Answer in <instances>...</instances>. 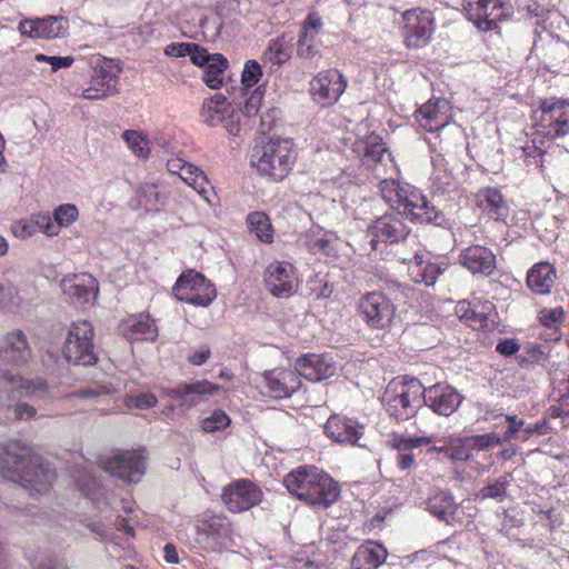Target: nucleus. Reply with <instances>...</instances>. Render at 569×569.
I'll list each match as a JSON object with an SVG mask.
<instances>
[{"instance_id":"obj_45","label":"nucleus","mask_w":569,"mask_h":569,"mask_svg":"<svg viewBox=\"0 0 569 569\" xmlns=\"http://www.w3.org/2000/svg\"><path fill=\"white\" fill-rule=\"evenodd\" d=\"M441 453L453 461H467L470 458V449L467 437H450Z\"/></svg>"},{"instance_id":"obj_55","label":"nucleus","mask_w":569,"mask_h":569,"mask_svg":"<svg viewBox=\"0 0 569 569\" xmlns=\"http://www.w3.org/2000/svg\"><path fill=\"white\" fill-rule=\"evenodd\" d=\"M124 406L129 409H149L153 408L158 399L153 393L146 392L139 395H129L124 398Z\"/></svg>"},{"instance_id":"obj_21","label":"nucleus","mask_w":569,"mask_h":569,"mask_svg":"<svg viewBox=\"0 0 569 569\" xmlns=\"http://www.w3.org/2000/svg\"><path fill=\"white\" fill-rule=\"evenodd\" d=\"M433 441L432 436H411L393 432L390 436L389 447L398 451L396 457V466L399 470H408L416 463V456L410 452L425 446H429Z\"/></svg>"},{"instance_id":"obj_59","label":"nucleus","mask_w":569,"mask_h":569,"mask_svg":"<svg viewBox=\"0 0 569 569\" xmlns=\"http://www.w3.org/2000/svg\"><path fill=\"white\" fill-rule=\"evenodd\" d=\"M226 131L232 136L238 137L241 131V124H240V116L238 111H236L232 107L228 109V112L223 116V119L220 123Z\"/></svg>"},{"instance_id":"obj_61","label":"nucleus","mask_w":569,"mask_h":569,"mask_svg":"<svg viewBox=\"0 0 569 569\" xmlns=\"http://www.w3.org/2000/svg\"><path fill=\"white\" fill-rule=\"evenodd\" d=\"M320 27V18L315 13H309L307 19L305 20L300 37H310V40H313L319 33Z\"/></svg>"},{"instance_id":"obj_46","label":"nucleus","mask_w":569,"mask_h":569,"mask_svg":"<svg viewBox=\"0 0 569 569\" xmlns=\"http://www.w3.org/2000/svg\"><path fill=\"white\" fill-rule=\"evenodd\" d=\"M204 47L196 42H171L166 46L163 52L170 58H186L189 57L193 64V57L201 54Z\"/></svg>"},{"instance_id":"obj_18","label":"nucleus","mask_w":569,"mask_h":569,"mask_svg":"<svg viewBox=\"0 0 569 569\" xmlns=\"http://www.w3.org/2000/svg\"><path fill=\"white\" fill-rule=\"evenodd\" d=\"M295 267L287 261H273L263 271L266 290L277 298H289L297 286Z\"/></svg>"},{"instance_id":"obj_10","label":"nucleus","mask_w":569,"mask_h":569,"mask_svg":"<svg viewBox=\"0 0 569 569\" xmlns=\"http://www.w3.org/2000/svg\"><path fill=\"white\" fill-rule=\"evenodd\" d=\"M467 18L481 31H492L513 14L510 0H463Z\"/></svg>"},{"instance_id":"obj_37","label":"nucleus","mask_w":569,"mask_h":569,"mask_svg":"<svg viewBox=\"0 0 569 569\" xmlns=\"http://www.w3.org/2000/svg\"><path fill=\"white\" fill-rule=\"evenodd\" d=\"M230 107L226 96L216 93L203 100L200 109L201 121L210 128H216L220 126L223 116Z\"/></svg>"},{"instance_id":"obj_38","label":"nucleus","mask_w":569,"mask_h":569,"mask_svg":"<svg viewBox=\"0 0 569 569\" xmlns=\"http://www.w3.org/2000/svg\"><path fill=\"white\" fill-rule=\"evenodd\" d=\"M470 315L471 319L469 320L468 326L476 330L489 331L496 326V309L493 303L488 300L475 301L473 309Z\"/></svg>"},{"instance_id":"obj_15","label":"nucleus","mask_w":569,"mask_h":569,"mask_svg":"<svg viewBox=\"0 0 569 569\" xmlns=\"http://www.w3.org/2000/svg\"><path fill=\"white\" fill-rule=\"evenodd\" d=\"M357 310L365 323L371 329L388 327L396 313L392 301L381 291H371L361 296Z\"/></svg>"},{"instance_id":"obj_39","label":"nucleus","mask_w":569,"mask_h":569,"mask_svg":"<svg viewBox=\"0 0 569 569\" xmlns=\"http://www.w3.org/2000/svg\"><path fill=\"white\" fill-rule=\"evenodd\" d=\"M7 380L17 386V389L30 399H47L50 390L47 381L42 378L27 379L19 376L6 375Z\"/></svg>"},{"instance_id":"obj_28","label":"nucleus","mask_w":569,"mask_h":569,"mask_svg":"<svg viewBox=\"0 0 569 569\" xmlns=\"http://www.w3.org/2000/svg\"><path fill=\"white\" fill-rule=\"evenodd\" d=\"M118 329L129 341L154 340L158 336L157 326L147 312L129 315L120 321Z\"/></svg>"},{"instance_id":"obj_7","label":"nucleus","mask_w":569,"mask_h":569,"mask_svg":"<svg viewBox=\"0 0 569 569\" xmlns=\"http://www.w3.org/2000/svg\"><path fill=\"white\" fill-rule=\"evenodd\" d=\"M537 133L548 140L569 136V98L549 97L540 100L536 111Z\"/></svg>"},{"instance_id":"obj_58","label":"nucleus","mask_w":569,"mask_h":569,"mask_svg":"<svg viewBox=\"0 0 569 569\" xmlns=\"http://www.w3.org/2000/svg\"><path fill=\"white\" fill-rule=\"evenodd\" d=\"M79 490L89 499L94 500L100 492V486L96 478L87 473L76 480Z\"/></svg>"},{"instance_id":"obj_64","label":"nucleus","mask_w":569,"mask_h":569,"mask_svg":"<svg viewBox=\"0 0 569 569\" xmlns=\"http://www.w3.org/2000/svg\"><path fill=\"white\" fill-rule=\"evenodd\" d=\"M33 569H64L56 558L41 556L31 561Z\"/></svg>"},{"instance_id":"obj_62","label":"nucleus","mask_w":569,"mask_h":569,"mask_svg":"<svg viewBox=\"0 0 569 569\" xmlns=\"http://www.w3.org/2000/svg\"><path fill=\"white\" fill-rule=\"evenodd\" d=\"M519 349L520 345L516 338L500 339L496 345V351L503 357L513 356Z\"/></svg>"},{"instance_id":"obj_23","label":"nucleus","mask_w":569,"mask_h":569,"mask_svg":"<svg viewBox=\"0 0 569 569\" xmlns=\"http://www.w3.org/2000/svg\"><path fill=\"white\" fill-rule=\"evenodd\" d=\"M263 378L268 393L274 399L289 398L302 386L296 369L274 368L266 371Z\"/></svg>"},{"instance_id":"obj_12","label":"nucleus","mask_w":569,"mask_h":569,"mask_svg":"<svg viewBox=\"0 0 569 569\" xmlns=\"http://www.w3.org/2000/svg\"><path fill=\"white\" fill-rule=\"evenodd\" d=\"M410 228L399 213L387 212L375 219L368 227L367 234L370 238V247L373 251L381 246L399 243L407 239Z\"/></svg>"},{"instance_id":"obj_22","label":"nucleus","mask_w":569,"mask_h":569,"mask_svg":"<svg viewBox=\"0 0 569 569\" xmlns=\"http://www.w3.org/2000/svg\"><path fill=\"white\" fill-rule=\"evenodd\" d=\"M365 427L357 419L331 415L325 425V435L331 440L355 446L363 436Z\"/></svg>"},{"instance_id":"obj_54","label":"nucleus","mask_w":569,"mask_h":569,"mask_svg":"<svg viewBox=\"0 0 569 569\" xmlns=\"http://www.w3.org/2000/svg\"><path fill=\"white\" fill-rule=\"evenodd\" d=\"M540 323L549 329L559 327L565 320V311L562 307H556L552 309L543 308L538 313Z\"/></svg>"},{"instance_id":"obj_29","label":"nucleus","mask_w":569,"mask_h":569,"mask_svg":"<svg viewBox=\"0 0 569 569\" xmlns=\"http://www.w3.org/2000/svg\"><path fill=\"white\" fill-rule=\"evenodd\" d=\"M62 288L72 302L79 305L88 303L99 291L97 279L88 272L64 278L62 280Z\"/></svg>"},{"instance_id":"obj_60","label":"nucleus","mask_w":569,"mask_h":569,"mask_svg":"<svg viewBox=\"0 0 569 569\" xmlns=\"http://www.w3.org/2000/svg\"><path fill=\"white\" fill-rule=\"evenodd\" d=\"M298 53L302 58L312 59L319 56V47L310 37H299L298 40Z\"/></svg>"},{"instance_id":"obj_24","label":"nucleus","mask_w":569,"mask_h":569,"mask_svg":"<svg viewBox=\"0 0 569 569\" xmlns=\"http://www.w3.org/2000/svg\"><path fill=\"white\" fill-rule=\"evenodd\" d=\"M193 64L202 69L201 79L212 90L222 87L229 60L222 53H210L204 48L201 54L193 57Z\"/></svg>"},{"instance_id":"obj_53","label":"nucleus","mask_w":569,"mask_h":569,"mask_svg":"<svg viewBox=\"0 0 569 569\" xmlns=\"http://www.w3.org/2000/svg\"><path fill=\"white\" fill-rule=\"evenodd\" d=\"M469 449L487 450L501 443L500 437L495 432L467 437Z\"/></svg>"},{"instance_id":"obj_17","label":"nucleus","mask_w":569,"mask_h":569,"mask_svg":"<svg viewBox=\"0 0 569 569\" xmlns=\"http://www.w3.org/2000/svg\"><path fill=\"white\" fill-rule=\"evenodd\" d=\"M103 469L127 482H138L146 471L142 450H119L103 461Z\"/></svg>"},{"instance_id":"obj_52","label":"nucleus","mask_w":569,"mask_h":569,"mask_svg":"<svg viewBox=\"0 0 569 569\" xmlns=\"http://www.w3.org/2000/svg\"><path fill=\"white\" fill-rule=\"evenodd\" d=\"M230 422L229 416L223 410L217 409L209 417L202 419L200 426L204 432L211 433L223 430Z\"/></svg>"},{"instance_id":"obj_33","label":"nucleus","mask_w":569,"mask_h":569,"mask_svg":"<svg viewBox=\"0 0 569 569\" xmlns=\"http://www.w3.org/2000/svg\"><path fill=\"white\" fill-rule=\"evenodd\" d=\"M31 357L27 337L21 330L6 335L0 345V359L12 363H24Z\"/></svg>"},{"instance_id":"obj_40","label":"nucleus","mask_w":569,"mask_h":569,"mask_svg":"<svg viewBox=\"0 0 569 569\" xmlns=\"http://www.w3.org/2000/svg\"><path fill=\"white\" fill-rule=\"evenodd\" d=\"M179 177L191 186L207 202H210V182L204 172L192 163L182 164Z\"/></svg>"},{"instance_id":"obj_5","label":"nucleus","mask_w":569,"mask_h":569,"mask_svg":"<svg viewBox=\"0 0 569 569\" xmlns=\"http://www.w3.org/2000/svg\"><path fill=\"white\" fill-rule=\"evenodd\" d=\"M437 30V21L432 10L415 7L400 14L399 33L402 44L408 50H419L429 46Z\"/></svg>"},{"instance_id":"obj_44","label":"nucleus","mask_w":569,"mask_h":569,"mask_svg":"<svg viewBox=\"0 0 569 569\" xmlns=\"http://www.w3.org/2000/svg\"><path fill=\"white\" fill-rule=\"evenodd\" d=\"M291 47L286 41L284 37H278L270 41L267 50L263 53V59L273 64H282L290 59Z\"/></svg>"},{"instance_id":"obj_36","label":"nucleus","mask_w":569,"mask_h":569,"mask_svg":"<svg viewBox=\"0 0 569 569\" xmlns=\"http://www.w3.org/2000/svg\"><path fill=\"white\" fill-rule=\"evenodd\" d=\"M427 510L446 525H452L456 520V511L458 509L453 496L443 490L435 491L426 500Z\"/></svg>"},{"instance_id":"obj_30","label":"nucleus","mask_w":569,"mask_h":569,"mask_svg":"<svg viewBox=\"0 0 569 569\" xmlns=\"http://www.w3.org/2000/svg\"><path fill=\"white\" fill-rule=\"evenodd\" d=\"M446 268L447 263L445 262H435L422 254L416 253L408 262V276L412 282L430 287L436 283Z\"/></svg>"},{"instance_id":"obj_57","label":"nucleus","mask_w":569,"mask_h":569,"mask_svg":"<svg viewBox=\"0 0 569 569\" xmlns=\"http://www.w3.org/2000/svg\"><path fill=\"white\" fill-rule=\"evenodd\" d=\"M399 183L400 181L396 179H382L378 184V189L382 199L390 207L395 203H399V199L396 197V191Z\"/></svg>"},{"instance_id":"obj_14","label":"nucleus","mask_w":569,"mask_h":569,"mask_svg":"<svg viewBox=\"0 0 569 569\" xmlns=\"http://www.w3.org/2000/svg\"><path fill=\"white\" fill-rule=\"evenodd\" d=\"M309 86L311 99L321 108H329L338 102L348 82L338 69L331 68L316 74Z\"/></svg>"},{"instance_id":"obj_35","label":"nucleus","mask_w":569,"mask_h":569,"mask_svg":"<svg viewBox=\"0 0 569 569\" xmlns=\"http://www.w3.org/2000/svg\"><path fill=\"white\" fill-rule=\"evenodd\" d=\"M557 278L556 267L548 261L535 263L527 273V286L536 295H549Z\"/></svg>"},{"instance_id":"obj_42","label":"nucleus","mask_w":569,"mask_h":569,"mask_svg":"<svg viewBox=\"0 0 569 569\" xmlns=\"http://www.w3.org/2000/svg\"><path fill=\"white\" fill-rule=\"evenodd\" d=\"M219 390V387L207 381H194L191 383H181L176 388L169 389L167 395L174 399H186L191 395H211Z\"/></svg>"},{"instance_id":"obj_25","label":"nucleus","mask_w":569,"mask_h":569,"mask_svg":"<svg viewBox=\"0 0 569 569\" xmlns=\"http://www.w3.org/2000/svg\"><path fill=\"white\" fill-rule=\"evenodd\" d=\"M459 261L472 274L490 277L497 269L496 254L491 249L480 244L465 248L459 256Z\"/></svg>"},{"instance_id":"obj_19","label":"nucleus","mask_w":569,"mask_h":569,"mask_svg":"<svg viewBox=\"0 0 569 569\" xmlns=\"http://www.w3.org/2000/svg\"><path fill=\"white\" fill-rule=\"evenodd\" d=\"M18 30L22 37L36 40L63 38L69 31V20L62 16L24 19L20 21Z\"/></svg>"},{"instance_id":"obj_20","label":"nucleus","mask_w":569,"mask_h":569,"mask_svg":"<svg viewBox=\"0 0 569 569\" xmlns=\"http://www.w3.org/2000/svg\"><path fill=\"white\" fill-rule=\"evenodd\" d=\"M419 126L428 132H439L453 120L451 107L446 99L439 98L423 103L416 112Z\"/></svg>"},{"instance_id":"obj_3","label":"nucleus","mask_w":569,"mask_h":569,"mask_svg":"<svg viewBox=\"0 0 569 569\" xmlns=\"http://www.w3.org/2000/svg\"><path fill=\"white\" fill-rule=\"evenodd\" d=\"M297 152L290 139H270L254 146L250 163L259 172L274 182L282 181L293 169Z\"/></svg>"},{"instance_id":"obj_8","label":"nucleus","mask_w":569,"mask_h":569,"mask_svg":"<svg viewBox=\"0 0 569 569\" xmlns=\"http://www.w3.org/2000/svg\"><path fill=\"white\" fill-rule=\"evenodd\" d=\"M399 203L391 208L408 216L412 222L440 224L441 212L430 203L427 197L416 187L408 183H399L396 191Z\"/></svg>"},{"instance_id":"obj_34","label":"nucleus","mask_w":569,"mask_h":569,"mask_svg":"<svg viewBox=\"0 0 569 569\" xmlns=\"http://www.w3.org/2000/svg\"><path fill=\"white\" fill-rule=\"evenodd\" d=\"M355 151L360 157L362 163L372 169L379 163H383L386 160L392 162L391 154L378 136H370L366 139L357 140Z\"/></svg>"},{"instance_id":"obj_13","label":"nucleus","mask_w":569,"mask_h":569,"mask_svg":"<svg viewBox=\"0 0 569 569\" xmlns=\"http://www.w3.org/2000/svg\"><path fill=\"white\" fill-rule=\"evenodd\" d=\"M262 489L252 480L241 478L224 486L221 500L232 513H241L260 505L263 500Z\"/></svg>"},{"instance_id":"obj_43","label":"nucleus","mask_w":569,"mask_h":569,"mask_svg":"<svg viewBox=\"0 0 569 569\" xmlns=\"http://www.w3.org/2000/svg\"><path fill=\"white\" fill-rule=\"evenodd\" d=\"M121 137L137 157L147 159L150 156V141L142 131L126 130Z\"/></svg>"},{"instance_id":"obj_4","label":"nucleus","mask_w":569,"mask_h":569,"mask_svg":"<svg viewBox=\"0 0 569 569\" xmlns=\"http://www.w3.org/2000/svg\"><path fill=\"white\" fill-rule=\"evenodd\" d=\"M426 388L417 378L392 380L382 396L386 411L397 421L412 418L423 405Z\"/></svg>"},{"instance_id":"obj_63","label":"nucleus","mask_w":569,"mask_h":569,"mask_svg":"<svg viewBox=\"0 0 569 569\" xmlns=\"http://www.w3.org/2000/svg\"><path fill=\"white\" fill-rule=\"evenodd\" d=\"M13 415L14 421L30 420L36 417L37 410L26 402H19L13 407Z\"/></svg>"},{"instance_id":"obj_16","label":"nucleus","mask_w":569,"mask_h":569,"mask_svg":"<svg viewBox=\"0 0 569 569\" xmlns=\"http://www.w3.org/2000/svg\"><path fill=\"white\" fill-rule=\"evenodd\" d=\"M232 523L222 515H208L197 523V533L207 551H219L232 541Z\"/></svg>"},{"instance_id":"obj_11","label":"nucleus","mask_w":569,"mask_h":569,"mask_svg":"<svg viewBox=\"0 0 569 569\" xmlns=\"http://www.w3.org/2000/svg\"><path fill=\"white\" fill-rule=\"evenodd\" d=\"M121 71L119 61L108 58L98 59L92 68L89 86L82 91V97L88 100H99L116 96L119 92Z\"/></svg>"},{"instance_id":"obj_9","label":"nucleus","mask_w":569,"mask_h":569,"mask_svg":"<svg viewBox=\"0 0 569 569\" xmlns=\"http://www.w3.org/2000/svg\"><path fill=\"white\" fill-rule=\"evenodd\" d=\"M172 292L179 301L201 308L209 307L217 298L214 284L194 269H187L178 277Z\"/></svg>"},{"instance_id":"obj_6","label":"nucleus","mask_w":569,"mask_h":569,"mask_svg":"<svg viewBox=\"0 0 569 569\" xmlns=\"http://www.w3.org/2000/svg\"><path fill=\"white\" fill-rule=\"evenodd\" d=\"M94 329L88 320L70 323L61 348L64 360L73 366H93L98 362L94 351Z\"/></svg>"},{"instance_id":"obj_31","label":"nucleus","mask_w":569,"mask_h":569,"mask_svg":"<svg viewBox=\"0 0 569 569\" xmlns=\"http://www.w3.org/2000/svg\"><path fill=\"white\" fill-rule=\"evenodd\" d=\"M387 548L379 542L367 540L355 551L351 560V569H378L388 558Z\"/></svg>"},{"instance_id":"obj_51","label":"nucleus","mask_w":569,"mask_h":569,"mask_svg":"<svg viewBox=\"0 0 569 569\" xmlns=\"http://www.w3.org/2000/svg\"><path fill=\"white\" fill-rule=\"evenodd\" d=\"M78 217L79 210L72 203L60 204L53 211V220L59 230L71 226L77 221Z\"/></svg>"},{"instance_id":"obj_49","label":"nucleus","mask_w":569,"mask_h":569,"mask_svg":"<svg viewBox=\"0 0 569 569\" xmlns=\"http://www.w3.org/2000/svg\"><path fill=\"white\" fill-rule=\"evenodd\" d=\"M264 96V89L262 87H256L248 91L244 97V102L239 103L240 111L248 118L256 117L259 113L262 100Z\"/></svg>"},{"instance_id":"obj_1","label":"nucleus","mask_w":569,"mask_h":569,"mask_svg":"<svg viewBox=\"0 0 569 569\" xmlns=\"http://www.w3.org/2000/svg\"><path fill=\"white\" fill-rule=\"evenodd\" d=\"M0 477L36 493L50 490L56 473L31 447L19 441L0 446Z\"/></svg>"},{"instance_id":"obj_48","label":"nucleus","mask_w":569,"mask_h":569,"mask_svg":"<svg viewBox=\"0 0 569 569\" xmlns=\"http://www.w3.org/2000/svg\"><path fill=\"white\" fill-rule=\"evenodd\" d=\"M262 77L261 66L256 60H248L241 73V91L242 96H247L249 90L258 87V82Z\"/></svg>"},{"instance_id":"obj_47","label":"nucleus","mask_w":569,"mask_h":569,"mask_svg":"<svg viewBox=\"0 0 569 569\" xmlns=\"http://www.w3.org/2000/svg\"><path fill=\"white\" fill-rule=\"evenodd\" d=\"M509 483V476L503 475L482 487L479 491V497L481 499H496L502 501L507 497Z\"/></svg>"},{"instance_id":"obj_26","label":"nucleus","mask_w":569,"mask_h":569,"mask_svg":"<svg viewBox=\"0 0 569 569\" xmlns=\"http://www.w3.org/2000/svg\"><path fill=\"white\" fill-rule=\"evenodd\" d=\"M422 398L423 405L445 417L452 415L461 403V397L453 388L440 383L426 388Z\"/></svg>"},{"instance_id":"obj_2","label":"nucleus","mask_w":569,"mask_h":569,"mask_svg":"<svg viewBox=\"0 0 569 569\" xmlns=\"http://www.w3.org/2000/svg\"><path fill=\"white\" fill-rule=\"evenodd\" d=\"M283 485L290 495L319 510L333 506L341 493L338 481L311 465L299 466L291 470L283 478Z\"/></svg>"},{"instance_id":"obj_50","label":"nucleus","mask_w":569,"mask_h":569,"mask_svg":"<svg viewBox=\"0 0 569 569\" xmlns=\"http://www.w3.org/2000/svg\"><path fill=\"white\" fill-rule=\"evenodd\" d=\"M136 199L147 211L156 209L159 201L158 188L153 183L141 184L136 191Z\"/></svg>"},{"instance_id":"obj_41","label":"nucleus","mask_w":569,"mask_h":569,"mask_svg":"<svg viewBox=\"0 0 569 569\" xmlns=\"http://www.w3.org/2000/svg\"><path fill=\"white\" fill-rule=\"evenodd\" d=\"M247 224L251 233L264 243L273 242V227L269 216L262 211H254L248 214Z\"/></svg>"},{"instance_id":"obj_56","label":"nucleus","mask_w":569,"mask_h":569,"mask_svg":"<svg viewBox=\"0 0 569 569\" xmlns=\"http://www.w3.org/2000/svg\"><path fill=\"white\" fill-rule=\"evenodd\" d=\"M34 229L37 232H42L48 237L59 234V228L56 226L54 220L48 213H38L32 217Z\"/></svg>"},{"instance_id":"obj_27","label":"nucleus","mask_w":569,"mask_h":569,"mask_svg":"<svg viewBox=\"0 0 569 569\" xmlns=\"http://www.w3.org/2000/svg\"><path fill=\"white\" fill-rule=\"evenodd\" d=\"M295 368L299 378L309 381H321L335 375L336 367L330 357L326 355L306 353L296 360Z\"/></svg>"},{"instance_id":"obj_32","label":"nucleus","mask_w":569,"mask_h":569,"mask_svg":"<svg viewBox=\"0 0 569 569\" xmlns=\"http://www.w3.org/2000/svg\"><path fill=\"white\" fill-rule=\"evenodd\" d=\"M477 207L490 219L505 221L509 214V207L500 190L486 187L476 193Z\"/></svg>"}]
</instances>
